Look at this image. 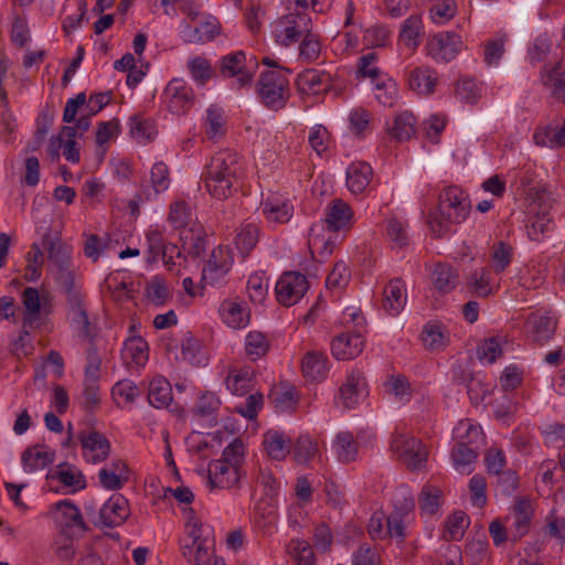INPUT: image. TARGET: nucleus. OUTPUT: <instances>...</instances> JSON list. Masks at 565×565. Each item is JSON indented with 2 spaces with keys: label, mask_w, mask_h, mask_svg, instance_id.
<instances>
[{
  "label": "nucleus",
  "mask_w": 565,
  "mask_h": 565,
  "mask_svg": "<svg viewBox=\"0 0 565 565\" xmlns=\"http://www.w3.org/2000/svg\"><path fill=\"white\" fill-rule=\"evenodd\" d=\"M243 172L242 158L236 152L224 149L216 152L205 166L203 181L213 198L225 200L239 188Z\"/></svg>",
  "instance_id": "obj_1"
},
{
  "label": "nucleus",
  "mask_w": 565,
  "mask_h": 565,
  "mask_svg": "<svg viewBox=\"0 0 565 565\" xmlns=\"http://www.w3.org/2000/svg\"><path fill=\"white\" fill-rule=\"evenodd\" d=\"M471 203L468 195L458 186H448L439 194L437 210L430 214L429 226L438 237L468 217Z\"/></svg>",
  "instance_id": "obj_2"
},
{
  "label": "nucleus",
  "mask_w": 565,
  "mask_h": 565,
  "mask_svg": "<svg viewBox=\"0 0 565 565\" xmlns=\"http://www.w3.org/2000/svg\"><path fill=\"white\" fill-rule=\"evenodd\" d=\"M257 94L266 108L278 111L286 107L290 97L289 79L280 70L264 71L257 83Z\"/></svg>",
  "instance_id": "obj_3"
},
{
  "label": "nucleus",
  "mask_w": 565,
  "mask_h": 565,
  "mask_svg": "<svg viewBox=\"0 0 565 565\" xmlns=\"http://www.w3.org/2000/svg\"><path fill=\"white\" fill-rule=\"evenodd\" d=\"M100 367L102 359L96 345L86 349V364L84 367L83 391L78 397L79 405L86 412H94L100 405Z\"/></svg>",
  "instance_id": "obj_4"
},
{
  "label": "nucleus",
  "mask_w": 565,
  "mask_h": 565,
  "mask_svg": "<svg viewBox=\"0 0 565 565\" xmlns=\"http://www.w3.org/2000/svg\"><path fill=\"white\" fill-rule=\"evenodd\" d=\"M311 30V18L306 12L289 13L279 19L274 29L277 43L289 46Z\"/></svg>",
  "instance_id": "obj_5"
},
{
  "label": "nucleus",
  "mask_w": 565,
  "mask_h": 565,
  "mask_svg": "<svg viewBox=\"0 0 565 565\" xmlns=\"http://www.w3.org/2000/svg\"><path fill=\"white\" fill-rule=\"evenodd\" d=\"M257 63L252 58L247 62L244 51H236L222 56L218 61L220 74L223 77H236L238 88L250 85Z\"/></svg>",
  "instance_id": "obj_6"
},
{
  "label": "nucleus",
  "mask_w": 565,
  "mask_h": 565,
  "mask_svg": "<svg viewBox=\"0 0 565 565\" xmlns=\"http://www.w3.org/2000/svg\"><path fill=\"white\" fill-rule=\"evenodd\" d=\"M66 317L77 335L88 342V347L94 343V331L88 318L87 307L81 292H72L66 298Z\"/></svg>",
  "instance_id": "obj_7"
},
{
  "label": "nucleus",
  "mask_w": 565,
  "mask_h": 565,
  "mask_svg": "<svg viewBox=\"0 0 565 565\" xmlns=\"http://www.w3.org/2000/svg\"><path fill=\"white\" fill-rule=\"evenodd\" d=\"M308 289L309 282L305 275L298 271H288L278 279L275 292L280 305L291 307L299 302Z\"/></svg>",
  "instance_id": "obj_8"
},
{
  "label": "nucleus",
  "mask_w": 565,
  "mask_h": 565,
  "mask_svg": "<svg viewBox=\"0 0 565 565\" xmlns=\"http://www.w3.org/2000/svg\"><path fill=\"white\" fill-rule=\"evenodd\" d=\"M24 307L22 326L25 328H38L41 316L52 313L51 297L49 294L40 296L34 287H26L21 295Z\"/></svg>",
  "instance_id": "obj_9"
},
{
  "label": "nucleus",
  "mask_w": 565,
  "mask_h": 565,
  "mask_svg": "<svg viewBox=\"0 0 565 565\" xmlns=\"http://www.w3.org/2000/svg\"><path fill=\"white\" fill-rule=\"evenodd\" d=\"M398 459L411 469H418L427 459V450L417 438L396 435L391 444Z\"/></svg>",
  "instance_id": "obj_10"
},
{
  "label": "nucleus",
  "mask_w": 565,
  "mask_h": 565,
  "mask_svg": "<svg viewBox=\"0 0 565 565\" xmlns=\"http://www.w3.org/2000/svg\"><path fill=\"white\" fill-rule=\"evenodd\" d=\"M461 47V36L455 32H440L426 45L427 54L437 63L450 62L459 54Z\"/></svg>",
  "instance_id": "obj_11"
},
{
  "label": "nucleus",
  "mask_w": 565,
  "mask_h": 565,
  "mask_svg": "<svg viewBox=\"0 0 565 565\" xmlns=\"http://www.w3.org/2000/svg\"><path fill=\"white\" fill-rule=\"evenodd\" d=\"M369 395L366 380L359 370H352L339 388L338 402L347 409L355 408Z\"/></svg>",
  "instance_id": "obj_12"
},
{
  "label": "nucleus",
  "mask_w": 565,
  "mask_h": 565,
  "mask_svg": "<svg viewBox=\"0 0 565 565\" xmlns=\"http://www.w3.org/2000/svg\"><path fill=\"white\" fill-rule=\"evenodd\" d=\"M232 263L233 259L227 247L214 248L202 270V282L213 287L222 285Z\"/></svg>",
  "instance_id": "obj_13"
},
{
  "label": "nucleus",
  "mask_w": 565,
  "mask_h": 565,
  "mask_svg": "<svg viewBox=\"0 0 565 565\" xmlns=\"http://www.w3.org/2000/svg\"><path fill=\"white\" fill-rule=\"evenodd\" d=\"M128 500L119 494H113L99 509L98 519L94 524L98 527H116L121 525L129 516Z\"/></svg>",
  "instance_id": "obj_14"
},
{
  "label": "nucleus",
  "mask_w": 565,
  "mask_h": 565,
  "mask_svg": "<svg viewBox=\"0 0 565 565\" xmlns=\"http://www.w3.org/2000/svg\"><path fill=\"white\" fill-rule=\"evenodd\" d=\"M163 95L167 107L172 114L183 115L188 113L193 105V89L181 78L170 81Z\"/></svg>",
  "instance_id": "obj_15"
},
{
  "label": "nucleus",
  "mask_w": 565,
  "mask_h": 565,
  "mask_svg": "<svg viewBox=\"0 0 565 565\" xmlns=\"http://www.w3.org/2000/svg\"><path fill=\"white\" fill-rule=\"evenodd\" d=\"M244 476L243 469L228 466L224 460H212L207 467V487L210 490L232 489Z\"/></svg>",
  "instance_id": "obj_16"
},
{
  "label": "nucleus",
  "mask_w": 565,
  "mask_h": 565,
  "mask_svg": "<svg viewBox=\"0 0 565 565\" xmlns=\"http://www.w3.org/2000/svg\"><path fill=\"white\" fill-rule=\"evenodd\" d=\"M203 526L194 523L186 537L180 541V550L184 558L192 565H201L209 559V547L205 540H202Z\"/></svg>",
  "instance_id": "obj_17"
},
{
  "label": "nucleus",
  "mask_w": 565,
  "mask_h": 565,
  "mask_svg": "<svg viewBox=\"0 0 565 565\" xmlns=\"http://www.w3.org/2000/svg\"><path fill=\"white\" fill-rule=\"evenodd\" d=\"M56 522L70 535H82L88 531L79 509L71 500L55 503Z\"/></svg>",
  "instance_id": "obj_18"
},
{
  "label": "nucleus",
  "mask_w": 565,
  "mask_h": 565,
  "mask_svg": "<svg viewBox=\"0 0 565 565\" xmlns=\"http://www.w3.org/2000/svg\"><path fill=\"white\" fill-rule=\"evenodd\" d=\"M533 518V508L530 500L520 498L514 503L507 521L510 523L509 531L513 541L523 537L530 530Z\"/></svg>",
  "instance_id": "obj_19"
},
{
  "label": "nucleus",
  "mask_w": 565,
  "mask_h": 565,
  "mask_svg": "<svg viewBox=\"0 0 565 565\" xmlns=\"http://www.w3.org/2000/svg\"><path fill=\"white\" fill-rule=\"evenodd\" d=\"M364 348V339L360 331H347L332 340L331 351L337 360H351L359 356Z\"/></svg>",
  "instance_id": "obj_20"
},
{
  "label": "nucleus",
  "mask_w": 565,
  "mask_h": 565,
  "mask_svg": "<svg viewBox=\"0 0 565 565\" xmlns=\"http://www.w3.org/2000/svg\"><path fill=\"white\" fill-rule=\"evenodd\" d=\"M353 211L342 199H333L326 207L324 222L330 231L349 230L353 225Z\"/></svg>",
  "instance_id": "obj_21"
},
{
  "label": "nucleus",
  "mask_w": 565,
  "mask_h": 565,
  "mask_svg": "<svg viewBox=\"0 0 565 565\" xmlns=\"http://www.w3.org/2000/svg\"><path fill=\"white\" fill-rule=\"evenodd\" d=\"M83 455L93 463L104 461L110 452L109 440L98 431L81 433L78 436Z\"/></svg>",
  "instance_id": "obj_22"
},
{
  "label": "nucleus",
  "mask_w": 565,
  "mask_h": 565,
  "mask_svg": "<svg viewBox=\"0 0 565 565\" xmlns=\"http://www.w3.org/2000/svg\"><path fill=\"white\" fill-rule=\"evenodd\" d=\"M263 215L269 223H287L294 214V205L288 199L279 195H269L260 202Z\"/></svg>",
  "instance_id": "obj_23"
},
{
  "label": "nucleus",
  "mask_w": 565,
  "mask_h": 565,
  "mask_svg": "<svg viewBox=\"0 0 565 565\" xmlns=\"http://www.w3.org/2000/svg\"><path fill=\"white\" fill-rule=\"evenodd\" d=\"M180 29L182 41L190 44H204L214 40L218 34V26L213 21L200 22L196 26H192L188 21H182Z\"/></svg>",
  "instance_id": "obj_24"
},
{
  "label": "nucleus",
  "mask_w": 565,
  "mask_h": 565,
  "mask_svg": "<svg viewBox=\"0 0 565 565\" xmlns=\"http://www.w3.org/2000/svg\"><path fill=\"white\" fill-rule=\"evenodd\" d=\"M296 85L300 93L316 95L330 87L331 75L316 68H309L298 74Z\"/></svg>",
  "instance_id": "obj_25"
},
{
  "label": "nucleus",
  "mask_w": 565,
  "mask_h": 565,
  "mask_svg": "<svg viewBox=\"0 0 565 565\" xmlns=\"http://www.w3.org/2000/svg\"><path fill=\"white\" fill-rule=\"evenodd\" d=\"M466 288L473 296L487 298L498 289V285L492 279L491 270L480 267L468 275Z\"/></svg>",
  "instance_id": "obj_26"
},
{
  "label": "nucleus",
  "mask_w": 565,
  "mask_h": 565,
  "mask_svg": "<svg viewBox=\"0 0 565 565\" xmlns=\"http://www.w3.org/2000/svg\"><path fill=\"white\" fill-rule=\"evenodd\" d=\"M373 177L372 167L364 161L352 162L347 169V186L353 194L366 190Z\"/></svg>",
  "instance_id": "obj_27"
},
{
  "label": "nucleus",
  "mask_w": 565,
  "mask_h": 565,
  "mask_svg": "<svg viewBox=\"0 0 565 565\" xmlns=\"http://www.w3.org/2000/svg\"><path fill=\"white\" fill-rule=\"evenodd\" d=\"M437 83V74L429 66L415 67L408 74L409 88L418 95L427 96L433 94Z\"/></svg>",
  "instance_id": "obj_28"
},
{
  "label": "nucleus",
  "mask_w": 565,
  "mask_h": 565,
  "mask_svg": "<svg viewBox=\"0 0 565 565\" xmlns=\"http://www.w3.org/2000/svg\"><path fill=\"white\" fill-rule=\"evenodd\" d=\"M383 295V309L392 317L397 316L406 303L405 287L402 279H391L384 288Z\"/></svg>",
  "instance_id": "obj_29"
},
{
  "label": "nucleus",
  "mask_w": 565,
  "mask_h": 565,
  "mask_svg": "<svg viewBox=\"0 0 565 565\" xmlns=\"http://www.w3.org/2000/svg\"><path fill=\"white\" fill-rule=\"evenodd\" d=\"M541 82L554 98L565 103V70L561 68V63L544 65L541 70Z\"/></svg>",
  "instance_id": "obj_30"
},
{
  "label": "nucleus",
  "mask_w": 565,
  "mask_h": 565,
  "mask_svg": "<svg viewBox=\"0 0 565 565\" xmlns=\"http://www.w3.org/2000/svg\"><path fill=\"white\" fill-rule=\"evenodd\" d=\"M54 460V452L49 448L35 445L25 449L21 456V462L25 472L43 470Z\"/></svg>",
  "instance_id": "obj_31"
},
{
  "label": "nucleus",
  "mask_w": 565,
  "mask_h": 565,
  "mask_svg": "<svg viewBox=\"0 0 565 565\" xmlns=\"http://www.w3.org/2000/svg\"><path fill=\"white\" fill-rule=\"evenodd\" d=\"M301 370L305 377L320 382L327 377L329 362L324 353L318 351L308 352L301 362Z\"/></svg>",
  "instance_id": "obj_32"
},
{
  "label": "nucleus",
  "mask_w": 565,
  "mask_h": 565,
  "mask_svg": "<svg viewBox=\"0 0 565 565\" xmlns=\"http://www.w3.org/2000/svg\"><path fill=\"white\" fill-rule=\"evenodd\" d=\"M254 371L248 367L232 369L225 380L227 390L238 396L249 393L254 386Z\"/></svg>",
  "instance_id": "obj_33"
},
{
  "label": "nucleus",
  "mask_w": 565,
  "mask_h": 565,
  "mask_svg": "<svg viewBox=\"0 0 565 565\" xmlns=\"http://www.w3.org/2000/svg\"><path fill=\"white\" fill-rule=\"evenodd\" d=\"M223 321L233 329L245 328L249 322V311L242 303L224 300L220 306Z\"/></svg>",
  "instance_id": "obj_34"
},
{
  "label": "nucleus",
  "mask_w": 565,
  "mask_h": 565,
  "mask_svg": "<svg viewBox=\"0 0 565 565\" xmlns=\"http://www.w3.org/2000/svg\"><path fill=\"white\" fill-rule=\"evenodd\" d=\"M423 34L422 18L413 14L402 23L398 39L406 47L414 51L418 47Z\"/></svg>",
  "instance_id": "obj_35"
},
{
  "label": "nucleus",
  "mask_w": 565,
  "mask_h": 565,
  "mask_svg": "<svg viewBox=\"0 0 565 565\" xmlns=\"http://www.w3.org/2000/svg\"><path fill=\"white\" fill-rule=\"evenodd\" d=\"M526 326L532 332L533 340L540 344L546 343L554 334L556 324L548 316L530 315Z\"/></svg>",
  "instance_id": "obj_36"
},
{
  "label": "nucleus",
  "mask_w": 565,
  "mask_h": 565,
  "mask_svg": "<svg viewBox=\"0 0 565 565\" xmlns=\"http://www.w3.org/2000/svg\"><path fill=\"white\" fill-rule=\"evenodd\" d=\"M171 384L163 377H156L149 384L148 402L154 408H166L172 402Z\"/></svg>",
  "instance_id": "obj_37"
},
{
  "label": "nucleus",
  "mask_w": 565,
  "mask_h": 565,
  "mask_svg": "<svg viewBox=\"0 0 565 565\" xmlns=\"http://www.w3.org/2000/svg\"><path fill=\"white\" fill-rule=\"evenodd\" d=\"M434 287L443 294L452 291L459 282L457 269L447 264H438L431 275Z\"/></svg>",
  "instance_id": "obj_38"
},
{
  "label": "nucleus",
  "mask_w": 565,
  "mask_h": 565,
  "mask_svg": "<svg viewBox=\"0 0 565 565\" xmlns=\"http://www.w3.org/2000/svg\"><path fill=\"white\" fill-rule=\"evenodd\" d=\"M533 140L540 147L557 148L565 146V124L562 127L548 125L537 128L533 135Z\"/></svg>",
  "instance_id": "obj_39"
},
{
  "label": "nucleus",
  "mask_w": 565,
  "mask_h": 565,
  "mask_svg": "<svg viewBox=\"0 0 565 565\" xmlns=\"http://www.w3.org/2000/svg\"><path fill=\"white\" fill-rule=\"evenodd\" d=\"M451 461L457 471L460 473H470L471 465L478 458L477 448L472 446H465L463 444L455 443L451 449Z\"/></svg>",
  "instance_id": "obj_40"
},
{
  "label": "nucleus",
  "mask_w": 565,
  "mask_h": 565,
  "mask_svg": "<svg viewBox=\"0 0 565 565\" xmlns=\"http://www.w3.org/2000/svg\"><path fill=\"white\" fill-rule=\"evenodd\" d=\"M43 247L46 249L49 259L53 262L55 267L70 265L71 255L68 247L57 236H52L50 233L45 234Z\"/></svg>",
  "instance_id": "obj_41"
},
{
  "label": "nucleus",
  "mask_w": 565,
  "mask_h": 565,
  "mask_svg": "<svg viewBox=\"0 0 565 565\" xmlns=\"http://www.w3.org/2000/svg\"><path fill=\"white\" fill-rule=\"evenodd\" d=\"M334 448L338 459L343 463H349L358 457L359 443L351 433L340 431L335 437Z\"/></svg>",
  "instance_id": "obj_42"
},
{
  "label": "nucleus",
  "mask_w": 565,
  "mask_h": 565,
  "mask_svg": "<svg viewBox=\"0 0 565 565\" xmlns=\"http://www.w3.org/2000/svg\"><path fill=\"white\" fill-rule=\"evenodd\" d=\"M263 444L267 455L274 460H284L290 451L285 435L278 431H267Z\"/></svg>",
  "instance_id": "obj_43"
},
{
  "label": "nucleus",
  "mask_w": 565,
  "mask_h": 565,
  "mask_svg": "<svg viewBox=\"0 0 565 565\" xmlns=\"http://www.w3.org/2000/svg\"><path fill=\"white\" fill-rule=\"evenodd\" d=\"M145 295L147 300L156 307H161L170 299V290L167 281L160 276H153L146 284Z\"/></svg>",
  "instance_id": "obj_44"
},
{
  "label": "nucleus",
  "mask_w": 565,
  "mask_h": 565,
  "mask_svg": "<svg viewBox=\"0 0 565 565\" xmlns=\"http://www.w3.org/2000/svg\"><path fill=\"white\" fill-rule=\"evenodd\" d=\"M514 248L511 244L499 241L493 244L490 255L491 266L494 273H503L512 263Z\"/></svg>",
  "instance_id": "obj_45"
},
{
  "label": "nucleus",
  "mask_w": 565,
  "mask_h": 565,
  "mask_svg": "<svg viewBox=\"0 0 565 565\" xmlns=\"http://www.w3.org/2000/svg\"><path fill=\"white\" fill-rule=\"evenodd\" d=\"M415 125L416 119L412 113H401L395 117L390 134L398 141L409 140L415 135Z\"/></svg>",
  "instance_id": "obj_46"
},
{
  "label": "nucleus",
  "mask_w": 565,
  "mask_h": 565,
  "mask_svg": "<svg viewBox=\"0 0 565 565\" xmlns=\"http://www.w3.org/2000/svg\"><path fill=\"white\" fill-rule=\"evenodd\" d=\"M374 96L380 104L392 107L398 97V88L395 81L381 76L374 82Z\"/></svg>",
  "instance_id": "obj_47"
},
{
  "label": "nucleus",
  "mask_w": 565,
  "mask_h": 565,
  "mask_svg": "<svg viewBox=\"0 0 565 565\" xmlns=\"http://www.w3.org/2000/svg\"><path fill=\"white\" fill-rule=\"evenodd\" d=\"M259 237V230L253 223L243 224L236 235L235 245L243 257L249 255L256 246Z\"/></svg>",
  "instance_id": "obj_48"
},
{
  "label": "nucleus",
  "mask_w": 565,
  "mask_h": 565,
  "mask_svg": "<svg viewBox=\"0 0 565 565\" xmlns=\"http://www.w3.org/2000/svg\"><path fill=\"white\" fill-rule=\"evenodd\" d=\"M270 343L267 337L259 331H249L245 337V351L252 361L265 356L269 351Z\"/></svg>",
  "instance_id": "obj_49"
},
{
  "label": "nucleus",
  "mask_w": 565,
  "mask_h": 565,
  "mask_svg": "<svg viewBox=\"0 0 565 565\" xmlns=\"http://www.w3.org/2000/svg\"><path fill=\"white\" fill-rule=\"evenodd\" d=\"M26 265L23 278L26 281H36L42 275V266L44 264V255L39 244L33 243L30 252L25 255Z\"/></svg>",
  "instance_id": "obj_50"
},
{
  "label": "nucleus",
  "mask_w": 565,
  "mask_h": 565,
  "mask_svg": "<svg viewBox=\"0 0 565 565\" xmlns=\"http://www.w3.org/2000/svg\"><path fill=\"white\" fill-rule=\"evenodd\" d=\"M553 42L546 34H539L527 49V58L532 65L544 62L552 52Z\"/></svg>",
  "instance_id": "obj_51"
},
{
  "label": "nucleus",
  "mask_w": 565,
  "mask_h": 565,
  "mask_svg": "<svg viewBox=\"0 0 565 565\" xmlns=\"http://www.w3.org/2000/svg\"><path fill=\"white\" fill-rule=\"evenodd\" d=\"M129 129L132 138L143 143L151 141L157 134L153 122L139 115L129 118Z\"/></svg>",
  "instance_id": "obj_52"
},
{
  "label": "nucleus",
  "mask_w": 565,
  "mask_h": 565,
  "mask_svg": "<svg viewBox=\"0 0 565 565\" xmlns=\"http://www.w3.org/2000/svg\"><path fill=\"white\" fill-rule=\"evenodd\" d=\"M298 463H309L318 455V444L307 435L299 436L292 449Z\"/></svg>",
  "instance_id": "obj_53"
},
{
  "label": "nucleus",
  "mask_w": 565,
  "mask_h": 565,
  "mask_svg": "<svg viewBox=\"0 0 565 565\" xmlns=\"http://www.w3.org/2000/svg\"><path fill=\"white\" fill-rule=\"evenodd\" d=\"M481 428L473 425L470 419L460 420L454 429L455 441L465 446H472L481 438Z\"/></svg>",
  "instance_id": "obj_54"
},
{
  "label": "nucleus",
  "mask_w": 565,
  "mask_h": 565,
  "mask_svg": "<svg viewBox=\"0 0 565 565\" xmlns=\"http://www.w3.org/2000/svg\"><path fill=\"white\" fill-rule=\"evenodd\" d=\"M469 516L463 511L452 513L446 523V533L444 537L447 541H459L462 539L466 529L469 526Z\"/></svg>",
  "instance_id": "obj_55"
},
{
  "label": "nucleus",
  "mask_w": 565,
  "mask_h": 565,
  "mask_svg": "<svg viewBox=\"0 0 565 565\" xmlns=\"http://www.w3.org/2000/svg\"><path fill=\"white\" fill-rule=\"evenodd\" d=\"M181 356L182 360L195 366L205 365L207 362L200 342L191 335L184 338L181 342Z\"/></svg>",
  "instance_id": "obj_56"
},
{
  "label": "nucleus",
  "mask_w": 565,
  "mask_h": 565,
  "mask_svg": "<svg viewBox=\"0 0 565 565\" xmlns=\"http://www.w3.org/2000/svg\"><path fill=\"white\" fill-rule=\"evenodd\" d=\"M552 217L547 212L537 213L526 225V233L531 241L542 242L550 232Z\"/></svg>",
  "instance_id": "obj_57"
},
{
  "label": "nucleus",
  "mask_w": 565,
  "mask_h": 565,
  "mask_svg": "<svg viewBox=\"0 0 565 565\" xmlns=\"http://www.w3.org/2000/svg\"><path fill=\"white\" fill-rule=\"evenodd\" d=\"M188 71L192 78L200 85L206 84L214 74L210 61L203 56H194L190 58L188 61Z\"/></svg>",
  "instance_id": "obj_58"
},
{
  "label": "nucleus",
  "mask_w": 565,
  "mask_h": 565,
  "mask_svg": "<svg viewBox=\"0 0 565 565\" xmlns=\"http://www.w3.org/2000/svg\"><path fill=\"white\" fill-rule=\"evenodd\" d=\"M443 492L439 488L430 484L423 487L419 494V508L423 513L433 515L440 505Z\"/></svg>",
  "instance_id": "obj_59"
},
{
  "label": "nucleus",
  "mask_w": 565,
  "mask_h": 565,
  "mask_svg": "<svg viewBox=\"0 0 565 565\" xmlns=\"http://www.w3.org/2000/svg\"><path fill=\"white\" fill-rule=\"evenodd\" d=\"M422 341L425 348L429 350H440L445 348L446 337L443 331V326L433 322L426 323L422 332Z\"/></svg>",
  "instance_id": "obj_60"
},
{
  "label": "nucleus",
  "mask_w": 565,
  "mask_h": 565,
  "mask_svg": "<svg viewBox=\"0 0 565 565\" xmlns=\"http://www.w3.org/2000/svg\"><path fill=\"white\" fill-rule=\"evenodd\" d=\"M218 460H224V463L231 465L234 468L243 469L245 461V444L241 438H235L228 444Z\"/></svg>",
  "instance_id": "obj_61"
},
{
  "label": "nucleus",
  "mask_w": 565,
  "mask_h": 565,
  "mask_svg": "<svg viewBox=\"0 0 565 565\" xmlns=\"http://www.w3.org/2000/svg\"><path fill=\"white\" fill-rule=\"evenodd\" d=\"M386 234L395 248H403L408 244L407 224L402 220L388 218Z\"/></svg>",
  "instance_id": "obj_62"
},
{
  "label": "nucleus",
  "mask_w": 565,
  "mask_h": 565,
  "mask_svg": "<svg viewBox=\"0 0 565 565\" xmlns=\"http://www.w3.org/2000/svg\"><path fill=\"white\" fill-rule=\"evenodd\" d=\"M147 342L140 337H132L125 341L122 352L136 364H142L148 359Z\"/></svg>",
  "instance_id": "obj_63"
},
{
  "label": "nucleus",
  "mask_w": 565,
  "mask_h": 565,
  "mask_svg": "<svg viewBox=\"0 0 565 565\" xmlns=\"http://www.w3.org/2000/svg\"><path fill=\"white\" fill-rule=\"evenodd\" d=\"M289 551L298 565H315L316 556L309 542L300 539H292L289 542Z\"/></svg>",
  "instance_id": "obj_64"
}]
</instances>
